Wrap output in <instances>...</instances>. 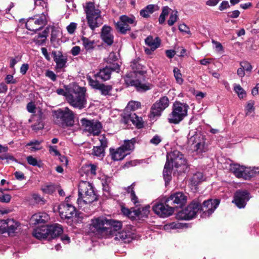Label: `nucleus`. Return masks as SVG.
Returning a JSON list of instances; mask_svg holds the SVG:
<instances>
[{
    "label": "nucleus",
    "mask_w": 259,
    "mask_h": 259,
    "mask_svg": "<svg viewBox=\"0 0 259 259\" xmlns=\"http://www.w3.org/2000/svg\"><path fill=\"white\" fill-rule=\"evenodd\" d=\"M131 66L133 72L126 74L125 78V82L127 85L135 87L139 92H145L151 90L153 85L149 83H143L141 80L135 78L142 76L144 79V75L146 73L145 67L142 65L137 60H135L131 62Z\"/></svg>",
    "instance_id": "obj_1"
},
{
    "label": "nucleus",
    "mask_w": 259,
    "mask_h": 259,
    "mask_svg": "<svg viewBox=\"0 0 259 259\" xmlns=\"http://www.w3.org/2000/svg\"><path fill=\"white\" fill-rule=\"evenodd\" d=\"M84 87H79L76 84H72L68 87V94H67V101L72 106L81 109L85 107L87 99Z\"/></svg>",
    "instance_id": "obj_2"
},
{
    "label": "nucleus",
    "mask_w": 259,
    "mask_h": 259,
    "mask_svg": "<svg viewBox=\"0 0 259 259\" xmlns=\"http://www.w3.org/2000/svg\"><path fill=\"white\" fill-rule=\"evenodd\" d=\"M97 199L93 184L88 181L80 180L78 184V205L90 204Z\"/></svg>",
    "instance_id": "obj_3"
},
{
    "label": "nucleus",
    "mask_w": 259,
    "mask_h": 259,
    "mask_svg": "<svg viewBox=\"0 0 259 259\" xmlns=\"http://www.w3.org/2000/svg\"><path fill=\"white\" fill-rule=\"evenodd\" d=\"M189 106L184 103L176 101L172 105V111L169 114L168 121L170 123L178 124L187 115Z\"/></svg>",
    "instance_id": "obj_4"
},
{
    "label": "nucleus",
    "mask_w": 259,
    "mask_h": 259,
    "mask_svg": "<svg viewBox=\"0 0 259 259\" xmlns=\"http://www.w3.org/2000/svg\"><path fill=\"white\" fill-rule=\"evenodd\" d=\"M57 119H60L63 125L70 126L73 125L74 115L73 112L68 107L59 109L54 112Z\"/></svg>",
    "instance_id": "obj_5"
},
{
    "label": "nucleus",
    "mask_w": 259,
    "mask_h": 259,
    "mask_svg": "<svg viewBox=\"0 0 259 259\" xmlns=\"http://www.w3.org/2000/svg\"><path fill=\"white\" fill-rule=\"evenodd\" d=\"M200 209V203L197 201L192 202L185 209L180 211L178 218L182 220H190L194 218Z\"/></svg>",
    "instance_id": "obj_6"
},
{
    "label": "nucleus",
    "mask_w": 259,
    "mask_h": 259,
    "mask_svg": "<svg viewBox=\"0 0 259 259\" xmlns=\"http://www.w3.org/2000/svg\"><path fill=\"white\" fill-rule=\"evenodd\" d=\"M107 219L104 217L92 219L89 227V232L99 234L105 232L107 229L105 225H107Z\"/></svg>",
    "instance_id": "obj_7"
},
{
    "label": "nucleus",
    "mask_w": 259,
    "mask_h": 259,
    "mask_svg": "<svg viewBox=\"0 0 259 259\" xmlns=\"http://www.w3.org/2000/svg\"><path fill=\"white\" fill-rule=\"evenodd\" d=\"M169 101L167 97L162 96L152 106L150 110V117L160 116L162 112L168 107Z\"/></svg>",
    "instance_id": "obj_8"
},
{
    "label": "nucleus",
    "mask_w": 259,
    "mask_h": 259,
    "mask_svg": "<svg viewBox=\"0 0 259 259\" xmlns=\"http://www.w3.org/2000/svg\"><path fill=\"white\" fill-rule=\"evenodd\" d=\"M165 201V203L156 201L152 206L154 212L161 218H166L172 214L174 211L173 207L169 206L170 203Z\"/></svg>",
    "instance_id": "obj_9"
},
{
    "label": "nucleus",
    "mask_w": 259,
    "mask_h": 259,
    "mask_svg": "<svg viewBox=\"0 0 259 259\" xmlns=\"http://www.w3.org/2000/svg\"><path fill=\"white\" fill-rule=\"evenodd\" d=\"M166 161L170 164L171 163L176 168L182 167L184 169L186 167V160L184 155L178 150H174L171 152L167 153L166 155Z\"/></svg>",
    "instance_id": "obj_10"
},
{
    "label": "nucleus",
    "mask_w": 259,
    "mask_h": 259,
    "mask_svg": "<svg viewBox=\"0 0 259 259\" xmlns=\"http://www.w3.org/2000/svg\"><path fill=\"white\" fill-rule=\"evenodd\" d=\"M82 125L84 127L85 131L93 135H98L102 128L100 122L94 120H90L85 118L81 120Z\"/></svg>",
    "instance_id": "obj_11"
},
{
    "label": "nucleus",
    "mask_w": 259,
    "mask_h": 259,
    "mask_svg": "<svg viewBox=\"0 0 259 259\" xmlns=\"http://www.w3.org/2000/svg\"><path fill=\"white\" fill-rule=\"evenodd\" d=\"M220 203V200L218 199H210L204 201L203 205L200 206L201 214L202 218L209 217L218 207Z\"/></svg>",
    "instance_id": "obj_12"
},
{
    "label": "nucleus",
    "mask_w": 259,
    "mask_h": 259,
    "mask_svg": "<svg viewBox=\"0 0 259 259\" xmlns=\"http://www.w3.org/2000/svg\"><path fill=\"white\" fill-rule=\"evenodd\" d=\"M135 17H120V19L114 22L116 30L120 33L124 34L131 29L129 24L135 22Z\"/></svg>",
    "instance_id": "obj_13"
},
{
    "label": "nucleus",
    "mask_w": 259,
    "mask_h": 259,
    "mask_svg": "<svg viewBox=\"0 0 259 259\" xmlns=\"http://www.w3.org/2000/svg\"><path fill=\"white\" fill-rule=\"evenodd\" d=\"M249 200V194L247 191L238 190L234 194L232 202L234 203L239 208H243Z\"/></svg>",
    "instance_id": "obj_14"
},
{
    "label": "nucleus",
    "mask_w": 259,
    "mask_h": 259,
    "mask_svg": "<svg viewBox=\"0 0 259 259\" xmlns=\"http://www.w3.org/2000/svg\"><path fill=\"white\" fill-rule=\"evenodd\" d=\"M187 199V194L182 192H178L171 194L165 201L167 203L169 202L170 204H176L178 207H181L186 203Z\"/></svg>",
    "instance_id": "obj_15"
},
{
    "label": "nucleus",
    "mask_w": 259,
    "mask_h": 259,
    "mask_svg": "<svg viewBox=\"0 0 259 259\" xmlns=\"http://www.w3.org/2000/svg\"><path fill=\"white\" fill-rule=\"evenodd\" d=\"M59 212L63 219H69L75 214V208L66 202L61 203L59 206Z\"/></svg>",
    "instance_id": "obj_16"
},
{
    "label": "nucleus",
    "mask_w": 259,
    "mask_h": 259,
    "mask_svg": "<svg viewBox=\"0 0 259 259\" xmlns=\"http://www.w3.org/2000/svg\"><path fill=\"white\" fill-rule=\"evenodd\" d=\"M101 36L103 41L108 45L111 46L113 43L114 35L111 27L104 25L102 29Z\"/></svg>",
    "instance_id": "obj_17"
},
{
    "label": "nucleus",
    "mask_w": 259,
    "mask_h": 259,
    "mask_svg": "<svg viewBox=\"0 0 259 259\" xmlns=\"http://www.w3.org/2000/svg\"><path fill=\"white\" fill-rule=\"evenodd\" d=\"M83 8L86 16H101V11L99 9L98 6H96L93 2L86 3L83 5Z\"/></svg>",
    "instance_id": "obj_18"
},
{
    "label": "nucleus",
    "mask_w": 259,
    "mask_h": 259,
    "mask_svg": "<svg viewBox=\"0 0 259 259\" xmlns=\"http://www.w3.org/2000/svg\"><path fill=\"white\" fill-rule=\"evenodd\" d=\"M122 121L125 124L128 123L130 121H131L138 128H140L143 126L142 118L138 116L134 113H131L125 115L123 118Z\"/></svg>",
    "instance_id": "obj_19"
},
{
    "label": "nucleus",
    "mask_w": 259,
    "mask_h": 259,
    "mask_svg": "<svg viewBox=\"0 0 259 259\" xmlns=\"http://www.w3.org/2000/svg\"><path fill=\"white\" fill-rule=\"evenodd\" d=\"M109 152L111 159L114 161L121 160L128 154V153L125 152L121 147L117 149L111 148L109 149Z\"/></svg>",
    "instance_id": "obj_20"
},
{
    "label": "nucleus",
    "mask_w": 259,
    "mask_h": 259,
    "mask_svg": "<svg viewBox=\"0 0 259 259\" xmlns=\"http://www.w3.org/2000/svg\"><path fill=\"white\" fill-rule=\"evenodd\" d=\"M47 227L49 239L55 238L63 233L62 227L59 224H55Z\"/></svg>",
    "instance_id": "obj_21"
},
{
    "label": "nucleus",
    "mask_w": 259,
    "mask_h": 259,
    "mask_svg": "<svg viewBox=\"0 0 259 259\" xmlns=\"http://www.w3.org/2000/svg\"><path fill=\"white\" fill-rule=\"evenodd\" d=\"M53 55L54 60L56 64V67L58 69H62L66 66L67 59L66 56L63 55L62 53L59 52L57 53L56 52L53 51L52 52Z\"/></svg>",
    "instance_id": "obj_22"
},
{
    "label": "nucleus",
    "mask_w": 259,
    "mask_h": 259,
    "mask_svg": "<svg viewBox=\"0 0 259 259\" xmlns=\"http://www.w3.org/2000/svg\"><path fill=\"white\" fill-rule=\"evenodd\" d=\"M134 234L129 231H122L118 232L115 235V239L123 242L124 243H129L134 238Z\"/></svg>",
    "instance_id": "obj_23"
},
{
    "label": "nucleus",
    "mask_w": 259,
    "mask_h": 259,
    "mask_svg": "<svg viewBox=\"0 0 259 259\" xmlns=\"http://www.w3.org/2000/svg\"><path fill=\"white\" fill-rule=\"evenodd\" d=\"M50 219L49 215L46 212H38L33 214L31 218V221L34 224H39L45 223L48 222Z\"/></svg>",
    "instance_id": "obj_24"
},
{
    "label": "nucleus",
    "mask_w": 259,
    "mask_h": 259,
    "mask_svg": "<svg viewBox=\"0 0 259 259\" xmlns=\"http://www.w3.org/2000/svg\"><path fill=\"white\" fill-rule=\"evenodd\" d=\"M83 48L87 52H93L97 46L96 42L94 40H91L89 38L82 36L81 38Z\"/></svg>",
    "instance_id": "obj_25"
},
{
    "label": "nucleus",
    "mask_w": 259,
    "mask_h": 259,
    "mask_svg": "<svg viewBox=\"0 0 259 259\" xmlns=\"http://www.w3.org/2000/svg\"><path fill=\"white\" fill-rule=\"evenodd\" d=\"M33 235L35 238L41 239H48V231L47 226H41L34 229L33 231Z\"/></svg>",
    "instance_id": "obj_26"
},
{
    "label": "nucleus",
    "mask_w": 259,
    "mask_h": 259,
    "mask_svg": "<svg viewBox=\"0 0 259 259\" xmlns=\"http://www.w3.org/2000/svg\"><path fill=\"white\" fill-rule=\"evenodd\" d=\"M145 43L148 46L152 51H154L158 48L160 45V39L158 37L154 38L152 36H148L145 39Z\"/></svg>",
    "instance_id": "obj_27"
},
{
    "label": "nucleus",
    "mask_w": 259,
    "mask_h": 259,
    "mask_svg": "<svg viewBox=\"0 0 259 259\" xmlns=\"http://www.w3.org/2000/svg\"><path fill=\"white\" fill-rule=\"evenodd\" d=\"M171 166L168 161H166L163 171V177L166 185L171 179Z\"/></svg>",
    "instance_id": "obj_28"
},
{
    "label": "nucleus",
    "mask_w": 259,
    "mask_h": 259,
    "mask_svg": "<svg viewBox=\"0 0 259 259\" xmlns=\"http://www.w3.org/2000/svg\"><path fill=\"white\" fill-rule=\"evenodd\" d=\"M88 18V23L92 30L100 26L103 23L102 17H87Z\"/></svg>",
    "instance_id": "obj_29"
},
{
    "label": "nucleus",
    "mask_w": 259,
    "mask_h": 259,
    "mask_svg": "<svg viewBox=\"0 0 259 259\" xmlns=\"http://www.w3.org/2000/svg\"><path fill=\"white\" fill-rule=\"evenodd\" d=\"M256 169L258 168L246 167L243 166V170L242 174H241L240 178H242L245 180L249 179L250 178L254 177L257 173Z\"/></svg>",
    "instance_id": "obj_30"
},
{
    "label": "nucleus",
    "mask_w": 259,
    "mask_h": 259,
    "mask_svg": "<svg viewBox=\"0 0 259 259\" xmlns=\"http://www.w3.org/2000/svg\"><path fill=\"white\" fill-rule=\"evenodd\" d=\"M8 224L7 232H8L9 235H13L14 233L17 232L20 224L13 219H8Z\"/></svg>",
    "instance_id": "obj_31"
},
{
    "label": "nucleus",
    "mask_w": 259,
    "mask_h": 259,
    "mask_svg": "<svg viewBox=\"0 0 259 259\" xmlns=\"http://www.w3.org/2000/svg\"><path fill=\"white\" fill-rule=\"evenodd\" d=\"M159 10V7L157 5H149L144 9L140 11L141 16H148L154 12Z\"/></svg>",
    "instance_id": "obj_32"
},
{
    "label": "nucleus",
    "mask_w": 259,
    "mask_h": 259,
    "mask_svg": "<svg viewBox=\"0 0 259 259\" xmlns=\"http://www.w3.org/2000/svg\"><path fill=\"white\" fill-rule=\"evenodd\" d=\"M205 142L204 136L201 133H196L194 135L189 138V143L194 145L196 144L203 143Z\"/></svg>",
    "instance_id": "obj_33"
},
{
    "label": "nucleus",
    "mask_w": 259,
    "mask_h": 259,
    "mask_svg": "<svg viewBox=\"0 0 259 259\" xmlns=\"http://www.w3.org/2000/svg\"><path fill=\"white\" fill-rule=\"evenodd\" d=\"M150 206H147L144 207H140L137 209L134 210V214L135 217L139 218L147 217L149 213Z\"/></svg>",
    "instance_id": "obj_34"
},
{
    "label": "nucleus",
    "mask_w": 259,
    "mask_h": 259,
    "mask_svg": "<svg viewBox=\"0 0 259 259\" xmlns=\"http://www.w3.org/2000/svg\"><path fill=\"white\" fill-rule=\"evenodd\" d=\"M111 73V68L109 67H106L103 69H101L97 75L99 78L105 81L110 79Z\"/></svg>",
    "instance_id": "obj_35"
},
{
    "label": "nucleus",
    "mask_w": 259,
    "mask_h": 259,
    "mask_svg": "<svg viewBox=\"0 0 259 259\" xmlns=\"http://www.w3.org/2000/svg\"><path fill=\"white\" fill-rule=\"evenodd\" d=\"M136 140L133 138L130 140H125L124 143L120 147L125 151V152L130 153V151H132L134 149V144Z\"/></svg>",
    "instance_id": "obj_36"
},
{
    "label": "nucleus",
    "mask_w": 259,
    "mask_h": 259,
    "mask_svg": "<svg viewBox=\"0 0 259 259\" xmlns=\"http://www.w3.org/2000/svg\"><path fill=\"white\" fill-rule=\"evenodd\" d=\"M112 89V87L111 85L102 83L98 90L100 92L103 96H111Z\"/></svg>",
    "instance_id": "obj_37"
},
{
    "label": "nucleus",
    "mask_w": 259,
    "mask_h": 259,
    "mask_svg": "<svg viewBox=\"0 0 259 259\" xmlns=\"http://www.w3.org/2000/svg\"><path fill=\"white\" fill-rule=\"evenodd\" d=\"M230 170L237 177L240 178L241 174L243 170V166L238 164H232L230 165Z\"/></svg>",
    "instance_id": "obj_38"
},
{
    "label": "nucleus",
    "mask_w": 259,
    "mask_h": 259,
    "mask_svg": "<svg viewBox=\"0 0 259 259\" xmlns=\"http://www.w3.org/2000/svg\"><path fill=\"white\" fill-rule=\"evenodd\" d=\"M25 26L26 28L30 31H36L40 29L39 27L35 25V18L29 17L26 22Z\"/></svg>",
    "instance_id": "obj_39"
},
{
    "label": "nucleus",
    "mask_w": 259,
    "mask_h": 259,
    "mask_svg": "<svg viewBox=\"0 0 259 259\" xmlns=\"http://www.w3.org/2000/svg\"><path fill=\"white\" fill-rule=\"evenodd\" d=\"M178 12L176 10H172L168 6L163 7L162 8V12L159 16H167L170 15V16H177Z\"/></svg>",
    "instance_id": "obj_40"
},
{
    "label": "nucleus",
    "mask_w": 259,
    "mask_h": 259,
    "mask_svg": "<svg viewBox=\"0 0 259 259\" xmlns=\"http://www.w3.org/2000/svg\"><path fill=\"white\" fill-rule=\"evenodd\" d=\"M203 180V176L202 173L198 172L194 174L191 178V182L194 186L197 185L199 183Z\"/></svg>",
    "instance_id": "obj_41"
},
{
    "label": "nucleus",
    "mask_w": 259,
    "mask_h": 259,
    "mask_svg": "<svg viewBox=\"0 0 259 259\" xmlns=\"http://www.w3.org/2000/svg\"><path fill=\"white\" fill-rule=\"evenodd\" d=\"M82 170H84L85 176L95 175L96 174V166L94 164L87 165L82 167Z\"/></svg>",
    "instance_id": "obj_42"
},
{
    "label": "nucleus",
    "mask_w": 259,
    "mask_h": 259,
    "mask_svg": "<svg viewBox=\"0 0 259 259\" xmlns=\"http://www.w3.org/2000/svg\"><path fill=\"white\" fill-rule=\"evenodd\" d=\"M92 154L97 157L103 158L105 156V149L100 146H94Z\"/></svg>",
    "instance_id": "obj_43"
},
{
    "label": "nucleus",
    "mask_w": 259,
    "mask_h": 259,
    "mask_svg": "<svg viewBox=\"0 0 259 259\" xmlns=\"http://www.w3.org/2000/svg\"><path fill=\"white\" fill-rule=\"evenodd\" d=\"M41 142L38 140H33L26 144V146H30V150L31 151H35L41 149L40 146Z\"/></svg>",
    "instance_id": "obj_44"
},
{
    "label": "nucleus",
    "mask_w": 259,
    "mask_h": 259,
    "mask_svg": "<svg viewBox=\"0 0 259 259\" xmlns=\"http://www.w3.org/2000/svg\"><path fill=\"white\" fill-rule=\"evenodd\" d=\"M87 79L89 85L94 89L98 90L102 84L97 80L96 76L94 78H92L90 76H88Z\"/></svg>",
    "instance_id": "obj_45"
},
{
    "label": "nucleus",
    "mask_w": 259,
    "mask_h": 259,
    "mask_svg": "<svg viewBox=\"0 0 259 259\" xmlns=\"http://www.w3.org/2000/svg\"><path fill=\"white\" fill-rule=\"evenodd\" d=\"M47 36L45 33H39L33 38V41L37 45H42L45 43Z\"/></svg>",
    "instance_id": "obj_46"
},
{
    "label": "nucleus",
    "mask_w": 259,
    "mask_h": 259,
    "mask_svg": "<svg viewBox=\"0 0 259 259\" xmlns=\"http://www.w3.org/2000/svg\"><path fill=\"white\" fill-rule=\"evenodd\" d=\"M107 225H109L113 228L114 230L117 231L122 227L121 222L120 221L114 220H108L107 219Z\"/></svg>",
    "instance_id": "obj_47"
},
{
    "label": "nucleus",
    "mask_w": 259,
    "mask_h": 259,
    "mask_svg": "<svg viewBox=\"0 0 259 259\" xmlns=\"http://www.w3.org/2000/svg\"><path fill=\"white\" fill-rule=\"evenodd\" d=\"M41 190L44 193L51 194L55 191L56 187L53 184L45 185L41 187Z\"/></svg>",
    "instance_id": "obj_48"
},
{
    "label": "nucleus",
    "mask_w": 259,
    "mask_h": 259,
    "mask_svg": "<svg viewBox=\"0 0 259 259\" xmlns=\"http://www.w3.org/2000/svg\"><path fill=\"white\" fill-rule=\"evenodd\" d=\"M141 106V103L140 102H138V101H132L131 102H130L126 107V110L128 111H135L137 109H138V108H139Z\"/></svg>",
    "instance_id": "obj_49"
},
{
    "label": "nucleus",
    "mask_w": 259,
    "mask_h": 259,
    "mask_svg": "<svg viewBox=\"0 0 259 259\" xmlns=\"http://www.w3.org/2000/svg\"><path fill=\"white\" fill-rule=\"evenodd\" d=\"M173 72L177 82L180 84H182L183 82V79L182 78V75L180 70L178 68L175 67L174 68Z\"/></svg>",
    "instance_id": "obj_50"
},
{
    "label": "nucleus",
    "mask_w": 259,
    "mask_h": 259,
    "mask_svg": "<svg viewBox=\"0 0 259 259\" xmlns=\"http://www.w3.org/2000/svg\"><path fill=\"white\" fill-rule=\"evenodd\" d=\"M194 147L195 151L198 153L205 152L207 150V146L205 142L203 143L196 144Z\"/></svg>",
    "instance_id": "obj_51"
},
{
    "label": "nucleus",
    "mask_w": 259,
    "mask_h": 259,
    "mask_svg": "<svg viewBox=\"0 0 259 259\" xmlns=\"http://www.w3.org/2000/svg\"><path fill=\"white\" fill-rule=\"evenodd\" d=\"M234 90L237 94L239 98H243L246 95V93L243 88L239 84H235Z\"/></svg>",
    "instance_id": "obj_52"
},
{
    "label": "nucleus",
    "mask_w": 259,
    "mask_h": 259,
    "mask_svg": "<svg viewBox=\"0 0 259 259\" xmlns=\"http://www.w3.org/2000/svg\"><path fill=\"white\" fill-rule=\"evenodd\" d=\"M22 56L17 55L15 57H11L10 58V67L12 69H14L15 65L21 60Z\"/></svg>",
    "instance_id": "obj_53"
},
{
    "label": "nucleus",
    "mask_w": 259,
    "mask_h": 259,
    "mask_svg": "<svg viewBox=\"0 0 259 259\" xmlns=\"http://www.w3.org/2000/svg\"><path fill=\"white\" fill-rule=\"evenodd\" d=\"M46 17H39V19H35V25L40 27V29L47 24Z\"/></svg>",
    "instance_id": "obj_54"
},
{
    "label": "nucleus",
    "mask_w": 259,
    "mask_h": 259,
    "mask_svg": "<svg viewBox=\"0 0 259 259\" xmlns=\"http://www.w3.org/2000/svg\"><path fill=\"white\" fill-rule=\"evenodd\" d=\"M44 127V123L42 122V121L40 118H39L37 121V122L31 125V128L32 130L37 132L40 130L42 129Z\"/></svg>",
    "instance_id": "obj_55"
},
{
    "label": "nucleus",
    "mask_w": 259,
    "mask_h": 259,
    "mask_svg": "<svg viewBox=\"0 0 259 259\" xmlns=\"http://www.w3.org/2000/svg\"><path fill=\"white\" fill-rule=\"evenodd\" d=\"M98 139L100 142V146H99L102 147L105 149L108 146L107 139L104 135L100 136Z\"/></svg>",
    "instance_id": "obj_56"
},
{
    "label": "nucleus",
    "mask_w": 259,
    "mask_h": 259,
    "mask_svg": "<svg viewBox=\"0 0 259 259\" xmlns=\"http://www.w3.org/2000/svg\"><path fill=\"white\" fill-rule=\"evenodd\" d=\"M8 219L7 220H0V232L2 234L7 232Z\"/></svg>",
    "instance_id": "obj_57"
},
{
    "label": "nucleus",
    "mask_w": 259,
    "mask_h": 259,
    "mask_svg": "<svg viewBox=\"0 0 259 259\" xmlns=\"http://www.w3.org/2000/svg\"><path fill=\"white\" fill-rule=\"evenodd\" d=\"M134 210H132L131 209H129L125 207H122L121 208V211L123 213V214L128 218H134L135 217V215L134 214Z\"/></svg>",
    "instance_id": "obj_58"
},
{
    "label": "nucleus",
    "mask_w": 259,
    "mask_h": 259,
    "mask_svg": "<svg viewBox=\"0 0 259 259\" xmlns=\"http://www.w3.org/2000/svg\"><path fill=\"white\" fill-rule=\"evenodd\" d=\"M254 102L253 101H249L248 102V103L246 106V108H245V109L246 111V115L249 114V113L252 112L254 111Z\"/></svg>",
    "instance_id": "obj_59"
},
{
    "label": "nucleus",
    "mask_w": 259,
    "mask_h": 259,
    "mask_svg": "<svg viewBox=\"0 0 259 259\" xmlns=\"http://www.w3.org/2000/svg\"><path fill=\"white\" fill-rule=\"evenodd\" d=\"M2 160H7V162L9 163L10 161L17 162V160L12 155L9 153H6L1 157Z\"/></svg>",
    "instance_id": "obj_60"
},
{
    "label": "nucleus",
    "mask_w": 259,
    "mask_h": 259,
    "mask_svg": "<svg viewBox=\"0 0 259 259\" xmlns=\"http://www.w3.org/2000/svg\"><path fill=\"white\" fill-rule=\"evenodd\" d=\"M27 161L29 164L31 165L32 166H40L38 164L37 159L35 158H34L32 156H29L27 157Z\"/></svg>",
    "instance_id": "obj_61"
},
{
    "label": "nucleus",
    "mask_w": 259,
    "mask_h": 259,
    "mask_svg": "<svg viewBox=\"0 0 259 259\" xmlns=\"http://www.w3.org/2000/svg\"><path fill=\"white\" fill-rule=\"evenodd\" d=\"M162 141V138L159 135H155L150 141V143L154 145H158Z\"/></svg>",
    "instance_id": "obj_62"
},
{
    "label": "nucleus",
    "mask_w": 259,
    "mask_h": 259,
    "mask_svg": "<svg viewBox=\"0 0 259 259\" xmlns=\"http://www.w3.org/2000/svg\"><path fill=\"white\" fill-rule=\"evenodd\" d=\"M77 27V24L74 22H71L67 27V30L69 34H73Z\"/></svg>",
    "instance_id": "obj_63"
},
{
    "label": "nucleus",
    "mask_w": 259,
    "mask_h": 259,
    "mask_svg": "<svg viewBox=\"0 0 259 259\" xmlns=\"http://www.w3.org/2000/svg\"><path fill=\"white\" fill-rule=\"evenodd\" d=\"M5 81L7 84H15L17 82L16 79L14 78L12 75H7L5 77Z\"/></svg>",
    "instance_id": "obj_64"
}]
</instances>
